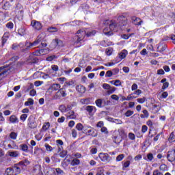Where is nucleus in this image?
Wrapping results in <instances>:
<instances>
[{
	"label": "nucleus",
	"instance_id": "obj_33",
	"mask_svg": "<svg viewBox=\"0 0 175 175\" xmlns=\"http://www.w3.org/2000/svg\"><path fill=\"white\" fill-rule=\"evenodd\" d=\"M59 110L62 111V113H66L68 111V109H66V106L62 105L59 107Z\"/></svg>",
	"mask_w": 175,
	"mask_h": 175
},
{
	"label": "nucleus",
	"instance_id": "obj_21",
	"mask_svg": "<svg viewBox=\"0 0 175 175\" xmlns=\"http://www.w3.org/2000/svg\"><path fill=\"white\" fill-rule=\"evenodd\" d=\"M8 39H9V33H5L2 37V44H5L6 42H8Z\"/></svg>",
	"mask_w": 175,
	"mask_h": 175
},
{
	"label": "nucleus",
	"instance_id": "obj_49",
	"mask_svg": "<svg viewBox=\"0 0 175 175\" xmlns=\"http://www.w3.org/2000/svg\"><path fill=\"white\" fill-rule=\"evenodd\" d=\"M6 27H7V28H9L10 29H13V27H14L13 23H12V22L8 23L6 24Z\"/></svg>",
	"mask_w": 175,
	"mask_h": 175
},
{
	"label": "nucleus",
	"instance_id": "obj_47",
	"mask_svg": "<svg viewBox=\"0 0 175 175\" xmlns=\"http://www.w3.org/2000/svg\"><path fill=\"white\" fill-rule=\"evenodd\" d=\"M111 76H113V71L111 70L107 71L105 74V77H111Z\"/></svg>",
	"mask_w": 175,
	"mask_h": 175
},
{
	"label": "nucleus",
	"instance_id": "obj_46",
	"mask_svg": "<svg viewBox=\"0 0 175 175\" xmlns=\"http://www.w3.org/2000/svg\"><path fill=\"white\" fill-rule=\"evenodd\" d=\"M41 54L43 55L44 54V49H40L39 51H37L36 52V55H41Z\"/></svg>",
	"mask_w": 175,
	"mask_h": 175
},
{
	"label": "nucleus",
	"instance_id": "obj_50",
	"mask_svg": "<svg viewBox=\"0 0 175 175\" xmlns=\"http://www.w3.org/2000/svg\"><path fill=\"white\" fill-rule=\"evenodd\" d=\"M116 64H118V62L117 60H116L115 62H112L105 64V66H113V65H116Z\"/></svg>",
	"mask_w": 175,
	"mask_h": 175
},
{
	"label": "nucleus",
	"instance_id": "obj_64",
	"mask_svg": "<svg viewBox=\"0 0 175 175\" xmlns=\"http://www.w3.org/2000/svg\"><path fill=\"white\" fill-rule=\"evenodd\" d=\"M72 137H77V131L75 129L72 131Z\"/></svg>",
	"mask_w": 175,
	"mask_h": 175
},
{
	"label": "nucleus",
	"instance_id": "obj_11",
	"mask_svg": "<svg viewBox=\"0 0 175 175\" xmlns=\"http://www.w3.org/2000/svg\"><path fill=\"white\" fill-rule=\"evenodd\" d=\"M126 54H128V51L126 50H123L119 53V56L116 57V61L120 62L122 59H124V58L126 57Z\"/></svg>",
	"mask_w": 175,
	"mask_h": 175
},
{
	"label": "nucleus",
	"instance_id": "obj_12",
	"mask_svg": "<svg viewBox=\"0 0 175 175\" xmlns=\"http://www.w3.org/2000/svg\"><path fill=\"white\" fill-rule=\"evenodd\" d=\"M31 25L33 28H34V29H37V31H40V29H42V23H40V22L32 21Z\"/></svg>",
	"mask_w": 175,
	"mask_h": 175
},
{
	"label": "nucleus",
	"instance_id": "obj_54",
	"mask_svg": "<svg viewBox=\"0 0 175 175\" xmlns=\"http://www.w3.org/2000/svg\"><path fill=\"white\" fill-rule=\"evenodd\" d=\"M45 148L46 149V151H53V147H51L50 145L48 144H45Z\"/></svg>",
	"mask_w": 175,
	"mask_h": 175
},
{
	"label": "nucleus",
	"instance_id": "obj_28",
	"mask_svg": "<svg viewBox=\"0 0 175 175\" xmlns=\"http://www.w3.org/2000/svg\"><path fill=\"white\" fill-rule=\"evenodd\" d=\"M20 148L22 150V151H24L25 152H28V145H27V144H21Z\"/></svg>",
	"mask_w": 175,
	"mask_h": 175
},
{
	"label": "nucleus",
	"instance_id": "obj_59",
	"mask_svg": "<svg viewBox=\"0 0 175 175\" xmlns=\"http://www.w3.org/2000/svg\"><path fill=\"white\" fill-rule=\"evenodd\" d=\"M27 117H28V115L23 114V115L21 116V120L22 121H25V120H27Z\"/></svg>",
	"mask_w": 175,
	"mask_h": 175
},
{
	"label": "nucleus",
	"instance_id": "obj_58",
	"mask_svg": "<svg viewBox=\"0 0 175 175\" xmlns=\"http://www.w3.org/2000/svg\"><path fill=\"white\" fill-rule=\"evenodd\" d=\"M111 99H113V100H118V99H120V97H118V96L116 95V94H113L111 96Z\"/></svg>",
	"mask_w": 175,
	"mask_h": 175
},
{
	"label": "nucleus",
	"instance_id": "obj_32",
	"mask_svg": "<svg viewBox=\"0 0 175 175\" xmlns=\"http://www.w3.org/2000/svg\"><path fill=\"white\" fill-rule=\"evenodd\" d=\"M90 98H82L81 99V103L82 105H90Z\"/></svg>",
	"mask_w": 175,
	"mask_h": 175
},
{
	"label": "nucleus",
	"instance_id": "obj_3",
	"mask_svg": "<svg viewBox=\"0 0 175 175\" xmlns=\"http://www.w3.org/2000/svg\"><path fill=\"white\" fill-rule=\"evenodd\" d=\"M27 126L30 129H35V128L38 127V123H36V120H35V116L33 115H31L27 120Z\"/></svg>",
	"mask_w": 175,
	"mask_h": 175
},
{
	"label": "nucleus",
	"instance_id": "obj_4",
	"mask_svg": "<svg viewBox=\"0 0 175 175\" xmlns=\"http://www.w3.org/2000/svg\"><path fill=\"white\" fill-rule=\"evenodd\" d=\"M42 43V38L38 37L37 39L33 42H26V50H30V49H33L36 46H39Z\"/></svg>",
	"mask_w": 175,
	"mask_h": 175
},
{
	"label": "nucleus",
	"instance_id": "obj_20",
	"mask_svg": "<svg viewBox=\"0 0 175 175\" xmlns=\"http://www.w3.org/2000/svg\"><path fill=\"white\" fill-rule=\"evenodd\" d=\"M18 35H21V36H24L25 35V27L24 26H21V28L18 29Z\"/></svg>",
	"mask_w": 175,
	"mask_h": 175
},
{
	"label": "nucleus",
	"instance_id": "obj_9",
	"mask_svg": "<svg viewBox=\"0 0 175 175\" xmlns=\"http://www.w3.org/2000/svg\"><path fill=\"white\" fill-rule=\"evenodd\" d=\"M61 96H62L63 98H65V96H66V91L65 90V89L62 88L60 89L56 94L55 96V98L56 99H59V98H61Z\"/></svg>",
	"mask_w": 175,
	"mask_h": 175
},
{
	"label": "nucleus",
	"instance_id": "obj_53",
	"mask_svg": "<svg viewBox=\"0 0 175 175\" xmlns=\"http://www.w3.org/2000/svg\"><path fill=\"white\" fill-rule=\"evenodd\" d=\"M51 69H52V70H54V72H58L59 67L57 65H52Z\"/></svg>",
	"mask_w": 175,
	"mask_h": 175
},
{
	"label": "nucleus",
	"instance_id": "obj_48",
	"mask_svg": "<svg viewBox=\"0 0 175 175\" xmlns=\"http://www.w3.org/2000/svg\"><path fill=\"white\" fill-rule=\"evenodd\" d=\"M47 46V44L46 42H43L41 40V42L40 43V44L38 46V47H39V49H42L43 47H46Z\"/></svg>",
	"mask_w": 175,
	"mask_h": 175
},
{
	"label": "nucleus",
	"instance_id": "obj_16",
	"mask_svg": "<svg viewBox=\"0 0 175 175\" xmlns=\"http://www.w3.org/2000/svg\"><path fill=\"white\" fill-rule=\"evenodd\" d=\"M76 90L79 94H84L85 92V87L83 85H78L76 86Z\"/></svg>",
	"mask_w": 175,
	"mask_h": 175
},
{
	"label": "nucleus",
	"instance_id": "obj_61",
	"mask_svg": "<svg viewBox=\"0 0 175 175\" xmlns=\"http://www.w3.org/2000/svg\"><path fill=\"white\" fill-rule=\"evenodd\" d=\"M103 88H104V90H108L110 88V85L107 84V83H104L103 85Z\"/></svg>",
	"mask_w": 175,
	"mask_h": 175
},
{
	"label": "nucleus",
	"instance_id": "obj_62",
	"mask_svg": "<svg viewBox=\"0 0 175 175\" xmlns=\"http://www.w3.org/2000/svg\"><path fill=\"white\" fill-rule=\"evenodd\" d=\"M113 85H116V87H118V85H121V81L120 80H116L114 81Z\"/></svg>",
	"mask_w": 175,
	"mask_h": 175
},
{
	"label": "nucleus",
	"instance_id": "obj_41",
	"mask_svg": "<svg viewBox=\"0 0 175 175\" xmlns=\"http://www.w3.org/2000/svg\"><path fill=\"white\" fill-rule=\"evenodd\" d=\"M83 128H84V126H83V124L81 123H78L76 125V129H77V131H83Z\"/></svg>",
	"mask_w": 175,
	"mask_h": 175
},
{
	"label": "nucleus",
	"instance_id": "obj_55",
	"mask_svg": "<svg viewBox=\"0 0 175 175\" xmlns=\"http://www.w3.org/2000/svg\"><path fill=\"white\" fill-rule=\"evenodd\" d=\"M147 158L148 161H152V159H154V155L152 154V153H149L147 155Z\"/></svg>",
	"mask_w": 175,
	"mask_h": 175
},
{
	"label": "nucleus",
	"instance_id": "obj_31",
	"mask_svg": "<svg viewBox=\"0 0 175 175\" xmlns=\"http://www.w3.org/2000/svg\"><path fill=\"white\" fill-rule=\"evenodd\" d=\"M49 128H50V122H45L42 126V131L46 132Z\"/></svg>",
	"mask_w": 175,
	"mask_h": 175
},
{
	"label": "nucleus",
	"instance_id": "obj_13",
	"mask_svg": "<svg viewBox=\"0 0 175 175\" xmlns=\"http://www.w3.org/2000/svg\"><path fill=\"white\" fill-rule=\"evenodd\" d=\"M52 44L54 45V47H57V46L59 47H64V42L58 38L53 40Z\"/></svg>",
	"mask_w": 175,
	"mask_h": 175
},
{
	"label": "nucleus",
	"instance_id": "obj_40",
	"mask_svg": "<svg viewBox=\"0 0 175 175\" xmlns=\"http://www.w3.org/2000/svg\"><path fill=\"white\" fill-rule=\"evenodd\" d=\"M68 155V151L67 150H62L60 153H59V156L61 157V158H65V157Z\"/></svg>",
	"mask_w": 175,
	"mask_h": 175
},
{
	"label": "nucleus",
	"instance_id": "obj_44",
	"mask_svg": "<svg viewBox=\"0 0 175 175\" xmlns=\"http://www.w3.org/2000/svg\"><path fill=\"white\" fill-rule=\"evenodd\" d=\"M169 142H175L174 133H172L168 138Z\"/></svg>",
	"mask_w": 175,
	"mask_h": 175
},
{
	"label": "nucleus",
	"instance_id": "obj_52",
	"mask_svg": "<svg viewBox=\"0 0 175 175\" xmlns=\"http://www.w3.org/2000/svg\"><path fill=\"white\" fill-rule=\"evenodd\" d=\"M100 131L103 133H105V135H107V133H109V131H107V128L106 127H102Z\"/></svg>",
	"mask_w": 175,
	"mask_h": 175
},
{
	"label": "nucleus",
	"instance_id": "obj_56",
	"mask_svg": "<svg viewBox=\"0 0 175 175\" xmlns=\"http://www.w3.org/2000/svg\"><path fill=\"white\" fill-rule=\"evenodd\" d=\"M42 84H43V81H37L34 82V85L36 87H39L40 85H42Z\"/></svg>",
	"mask_w": 175,
	"mask_h": 175
},
{
	"label": "nucleus",
	"instance_id": "obj_15",
	"mask_svg": "<svg viewBox=\"0 0 175 175\" xmlns=\"http://www.w3.org/2000/svg\"><path fill=\"white\" fill-rule=\"evenodd\" d=\"M27 61L29 64H38L39 62L38 57L33 56H29Z\"/></svg>",
	"mask_w": 175,
	"mask_h": 175
},
{
	"label": "nucleus",
	"instance_id": "obj_45",
	"mask_svg": "<svg viewBox=\"0 0 175 175\" xmlns=\"http://www.w3.org/2000/svg\"><path fill=\"white\" fill-rule=\"evenodd\" d=\"M107 55H111V53H113V49L111 48H107L105 51Z\"/></svg>",
	"mask_w": 175,
	"mask_h": 175
},
{
	"label": "nucleus",
	"instance_id": "obj_1",
	"mask_svg": "<svg viewBox=\"0 0 175 175\" xmlns=\"http://www.w3.org/2000/svg\"><path fill=\"white\" fill-rule=\"evenodd\" d=\"M126 25V18L124 16H120L118 18V23L111 21L109 27H106L103 29V33L107 36H111L113 32H117L118 28L122 29V27Z\"/></svg>",
	"mask_w": 175,
	"mask_h": 175
},
{
	"label": "nucleus",
	"instance_id": "obj_26",
	"mask_svg": "<svg viewBox=\"0 0 175 175\" xmlns=\"http://www.w3.org/2000/svg\"><path fill=\"white\" fill-rule=\"evenodd\" d=\"M96 33V31L95 30H92L90 31H86V36L87 38H91V36H94V35Z\"/></svg>",
	"mask_w": 175,
	"mask_h": 175
},
{
	"label": "nucleus",
	"instance_id": "obj_30",
	"mask_svg": "<svg viewBox=\"0 0 175 175\" xmlns=\"http://www.w3.org/2000/svg\"><path fill=\"white\" fill-rule=\"evenodd\" d=\"M2 8H3V9H4V10H8V9H9V8H10V3H9V1L4 2Z\"/></svg>",
	"mask_w": 175,
	"mask_h": 175
},
{
	"label": "nucleus",
	"instance_id": "obj_18",
	"mask_svg": "<svg viewBox=\"0 0 175 175\" xmlns=\"http://www.w3.org/2000/svg\"><path fill=\"white\" fill-rule=\"evenodd\" d=\"M18 163H19V165H21V167H27V166H28V165H29V163H31V162H29V161H28V159H25V160L20 161Z\"/></svg>",
	"mask_w": 175,
	"mask_h": 175
},
{
	"label": "nucleus",
	"instance_id": "obj_25",
	"mask_svg": "<svg viewBox=\"0 0 175 175\" xmlns=\"http://www.w3.org/2000/svg\"><path fill=\"white\" fill-rule=\"evenodd\" d=\"M77 165H80V160L77 159H74L71 162H70V165L71 166H77Z\"/></svg>",
	"mask_w": 175,
	"mask_h": 175
},
{
	"label": "nucleus",
	"instance_id": "obj_42",
	"mask_svg": "<svg viewBox=\"0 0 175 175\" xmlns=\"http://www.w3.org/2000/svg\"><path fill=\"white\" fill-rule=\"evenodd\" d=\"M47 31L49 32H57L58 29H57V27H49L48 28Z\"/></svg>",
	"mask_w": 175,
	"mask_h": 175
},
{
	"label": "nucleus",
	"instance_id": "obj_17",
	"mask_svg": "<svg viewBox=\"0 0 175 175\" xmlns=\"http://www.w3.org/2000/svg\"><path fill=\"white\" fill-rule=\"evenodd\" d=\"M107 120L109 121L110 122H115V124H122V120L120 119H114L111 117H108Z\"/></svg>",
	"mask_w": 175,
	"mask_h": 175
},
{
	"label": "nucleus",
	"instance_id": "obj_19",
	"mask_svg": "<svg viewBox=\"0 0 175 175\" xmlns=\"http://www.w3.org/2000/svg\"><path fill=\"white\" fill-rule=\"evenodd\" d=\"M113 142L116 144H120V143H121V142H122V137H121V135L115 136L113 137Z\"/></svg>",
	"mask_w": 175,
	"mask_h": 175
},
{
	"label": "nucleus",
	"instance_id": "obj_7",
	"mask_svg": "<svg viewBox=\"0 0 175 175\" xmlns=\"http://www.w3.org/2000/svg\"><path fill=\"white\" fill-rule=\"evenodd\" d=\"M88 128H90V129L88 131L85 129H83V133H86V135H88V136H92V137H96V136H98V131H96V130H95V129L92 128L91 126H89Z\"/></svg>",
	"mask_w": 175,
	"mask_h": 175
},
{
	"label": "nucleus",
	"instance_id": "obj_38",
	"mask_svg": "<svg viewBox=\"0 0 175 175\" xmlns=\"http://www.w3.org/2000/svg\"><path fill=\"white\" fill-rule=\"evenodd\" d=\"M125 155L124 154H119L118 156H117L116 157V161L117 162H120L121 161H122L124 158Z\"/></svg>",
	"mask_w": 175,
	"mask_h": 175
},
{
	"label": "nucleus",
	"instance_id": "obj_27",
	"mask_svg": "<svg viewBox=\"0 0 175 175\" xmlns=\"http://www.w3.org/2000/svg\"><path fill=\"white\" fill-rule=\"evenodd\" d=\"M159 53H162L166 50V45L165 44H159L157 47Z\"/></svg>",
	"mask_w": 175,
	"mask_h": 175
},
{
	"label": "nucleus",
	"instance_id": "obj_43",
	"mask_svg": "<svg viewBox=\"0 0 175 175\" xmlns=\"http://www.w3.org/2000/svg\"><path fill=\"white\" fill-rule=\"evenodd\" d=\"M57 58V56L55 55H51V56H49L48 57H46V61H49V62H51L53 61V59H56Z\"/></svg>",
	"mask_w": 175,
	"mask_h": 175
},
{
	"label": "nucleus",
	"instance_id": "obj_51",
	"mask_svg": "<svg viewBox=\"0 0 175 175\" xmlns=\"http://www.w3.org/2000/svg\"><path fill=\"white\" fill-rule=\"evenodd\" d=\"M152 175H163V174L162 172H159V170H155L153 171Z\"/></svg>",
	"mask_w": 175,
	"mask_h": 175
},
{
	"label": "nucleus",
	"instance_id": "obj_39",
	"mask_svg": "<svg viewBox=\"0 0 175 175\" xmlns=\"http://www.w3.org/2000/svg\"><path fill=\"white\" fill-rule=\"evenodd\" d=\"M116 92V88L110 86V88L107 91V94L111 95V94H113Z\"/></svg>",
	"mask_w": 175,
	"mask_h": 175
},
{
	"label": "nucleus",
	"instance_id": "obj_23",
	"mask_svg": "<svg viewBox=\"0 0 175 175\" xmlns=\"http://www.w3.org/2000/svg\"><path fill=\"white\" fill-rule=\"evenodd\" d=\"M10 121L12 124H16V122H18V118H17L16 116L12 115L10 117Z\"/></svg>",
	"mask_w": 175,
	"mask_h": 175
},
{
	"label": "nucleus",
	"instance_id": "obj_36",
	"mask_svg": "<svg viewBox=\"0 0 175 175\" xmlns=\"http://www.w3.org/2000/svg\"><path fill=\"white\" fill-rule=\"evenodd\" d=\"M33 105V99L29 98L27 101L25 103V106H31Z\"/></svg>",
	"mask_w": 175,
	"mask_h": 175
},
{
	"label": "nucleus",
	"instance_id": "obj_24",
	"mask_svg": "<svg viewBox=\"0 0 175 175\" xmlns=\"http://www.w3.org/2000/svg\"><path fill=\"white\" fill-rule=\"evenodd\" d=\"M51 88L53 91H58V90L61 88V85L59 83H53L51 86Z\"/></svg>",
	"mask_w": 175,
	"mask_h": 175
},
{
	"label": "nucleus",
	"instance_id": "obj_34",
	"mask_svg": "<svg viewBox=\"0 0 175 175\" xmlns=\"http://www.w3.org/2000/svg\"><path fill=\"white\" fill-rule=\"evenodd\" d=\"M143 113H144V115L141 114L140 116L141 118H148L149 116L148 111L146 109H144L143 110Z\"/></svg>",
	"mask_w": 175,
	"mask_h": 175
},
{
	"label": "nucleus",
	"instance_id": "obj_35",
	"mask_svg": "<svg viewBox=\"0 0 175 175\" xmlns=\"http://www.w3.org/2000/svg\"><path fill=\"white\" fill-rule=\"evenodd\" d=\"M10 137L12 140H16V139H17V133L11 132L10 134Z\"/></svg>",
	"mask_w": 175,
	"mask_h": 175
},
{
	"label": "nucleus",
	"instance_id": "obj_8",
	"mask_svg": "<svg viewBox=\"0 0 175 175\" xmlns=\"http://www.w3.org/2000/svg\"><path fill=\"white\" fill-rule=\"evenodd\" d=\"M167 159L169 162H174L175 161V150L168 151L167 154Z\"/></svg>",
	"mask_w": 175,
	"mask_h": 175
},
{
	"label": "nucleus",
	"instance_id": "obj_60",
	"mask_svg": "<svg viewBox=\"0 0 175 175\" xmlns=\"http://www.w3.org/2000/svg\"><path fill=\"white\" fill-rule=\"evenodd\" d=\"M29 95H31V96H35V95H36V90L32 89L29 92Z\"/></svg>",
	"mask_w": 175,
	"mask_h": 175
},
{
	"label": "nucleus",
	"instance_id": "obj_29",
	"mask_svg": "<svg viewBox=\"0 0 175 175\" xmlns=\"http://www.w3.org/2000/svg\"><path fill=\"white\" fill-rule=\"evenodd\" d=\"M95 103L98 107H102L103 100H102L101 98H98L95 101Z\"/></svg>",
	"mask_w": 175,
	"mask_h": 175
},
{
	"label": "nucleus",
	"instance_id": "obj_2",
	"mask_svg": "<svg viewBox=\"0 0 175 175\" xmlns=\"http://www.w3.org/2000/svg\"><path fill=\"white\" fill-rule=\"evenodd\" d=\"M21 170H24V167H21L19 163L14 164L5 170L6 175H18L21 174Z\"/></svg>",
	"mask_w": 175,
	"mask_h": 175
},
{
	"label": "nucleus",
	"instance_id": "obj_22",
	"mask_svg": "<svg viewBox=\"0 0 175 175\" xmlns=\"http://www.w3.org/2000/svg\"><path fill=\"white\" fill-rule=\"evenodd\" d=\"M9 156L12 157V158H17L18 157L19 153L18 151H10L8 152Z\"/></svg>",
	"mask_w": 175,
	"mask_h": 175
},
{
	"label": "nucleus",
	"instance_id": "obj_37",
	"mask_svg": "<svg viewBox=\"0 0 175 175\" xmlns=\"http://www.w3.org/2000/svg\"><path fill=\"white\" fill-rule=\"evenodd\" d=\"M129 165H131V161H124L123 163V165H122L123 170H125V169H126V167H129Z\"/></svg>",
	"mask_w": 175,
	"mask_h": 175
},
{
	"label": "nucleus",
	"instance_id": "obj_10",
	"mask_svg": "<svg viewBox=\"0 0 175 175\" xmlns=\"http://www.w3.org/2000/svg\"><path fill=\"white\" fill-rule=\"evenodd\" d=\"M85 110L89 113V116H93L94 113H96V107L94 106L88 105Z\"/></svg>",
	"mask_w": 175,
	"mask_h": 175
},
{
	"label": "nucleus",
	"instance_id": "obj_14",
	"mask_svg": "<svg viewBox=\"0 0 175 175\" xmlns=\"http://www.w3.org/2000/svg\"><path fill=\"white\" fill-rule=\"evenodd\" d=\"M132 21L133 24H134L135 25H142V23H143V21L140 20L139 18H137L136 16L132 17Z\"/></svg>",
	"mask_w": 175,
	"mask_h": 175
},
{
	"label": "nucleus",
	"instance_id": "obj_6",
	"mask_svg": "<svg viewBox=\"0 0 175 175\" xmlns=\"http://www.w3.org/2000/svg\"><path fill=\"white\" fill-rule=\"evenodd\" d=\"M98 157L102 162H105V163H109V162H110V161L112 159L111 157L109 156V154L103 152L99 153Z\"/></svg>",
	"mask_w": 175,
	"mask_h": 175
},
{
	"label": "nucleus",
	"instance_id": "obj_57",
	"mask_svg": "<svg viewBox=\"0 0 175 175\" xmlns=\"http://www.w3.org/2000/svg\"><path fill=\"white\" fill-rule=\"evenodd\" d=\"M167 167V166L166 165V164H162L160 165L159 169H160V170L165 171V170H166Z\"/></svg>",
	"mask_w": 175,
	"mask_h": 175
},
{
	"label": "nucleus",
	"instance_id": "obj_5",
	"mask_svg": "<svg viewBox=\"0 0 175 175\" xmlns=\"http://www.w3.org/2000/svg\"><path fill=\"white\" fill-rule=\"evenodd\" d=\"M86 31H83V30H78L77 31V36H76V38H77V40L75 41V43H80L81 42V40H83V39H84V38H85V36H86Z\"/></svg>",
	"mask_w": 175,
	"mask_h": 175
},
{
	"label": "nucleus",
	"instance_id": "obj_63",
	"mask_svg": "<svg viewBox=\"0 0 175 175\" xmlns=\"http://www.w3.org/2000/svg\"><path fill=\"white\" fill-rule=\"evenodd\" d=\"M30 90H33V83H29L27 85V91H29Z\"/></svg>",
	"mask_w": 175,
	"mask_h": 175
}]
</instances>
